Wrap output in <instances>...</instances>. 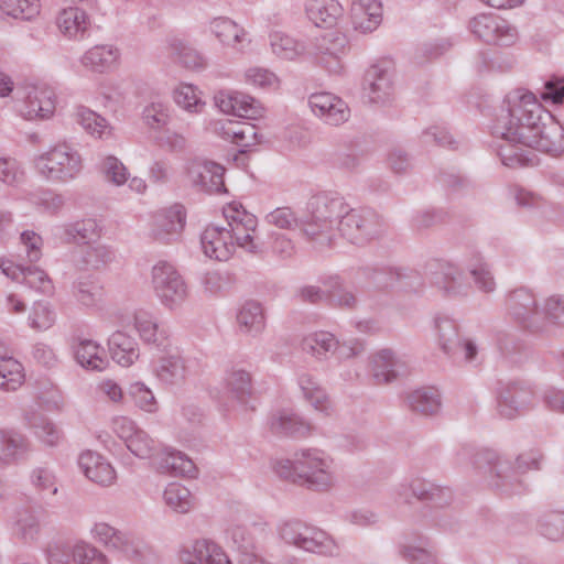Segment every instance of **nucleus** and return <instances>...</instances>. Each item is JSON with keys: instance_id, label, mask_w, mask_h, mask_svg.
<instances>
[{"instance_id": "nucleus-22", "label": "nucleus", "mask_w": 564, "mask_h": 564, "mask_svg": "<svg viewBox=\"0 0 564 564\" xmlns=\"http://www.w3.org/2000/svg\"><path fill=\"white\" fill-rule=\"evenodd\" d=\"M164 501L169 508L178 513L191 511L195 505L191 491L178 482H172L166 487Z\"/></svg>"}, {"instance_id": "nucleus-35", "label": "nucleus", "mask_w": 564, "mask_h": 564, "mask_svg": "<svg viewBox=\"0 0 564 564\" xmlns=\"http://www.w3.org/2000/svg\"><path fill=\"white\" fill-rule=\"evenodd\" d=\"M247 79L254 86L263 89H276L279 87L278 77L268 69L254 67L247 73Z\"/></svg>"}, {"instance_id": "nucleus-15", "label": "nucleus", "mask_w": 564, "mask_h": 564, "mask_svg": "<svg viewBox=\"0 0 564 564\" xmlns=\"http://www.w3.org/2000/svg\"><path fill=\"white\" fill-rule=\"evenodd\" d=\"M55 24L64 35H77L91 31L88 14L78 7H68L58 11Z\"/></svg>"}, {"instance_id": "nucleus-64", "label": "nucleus", "mask_w": 564, "mask_h": 564, "mask_svg": "<svg viewBox=\"0 0 564 564\" xmlns=\"http://www.w3.org/2000/svg\"><path fill=\"white\" fill-rule=\"evenodd\" d=\"M354 217H355L354 215H348V216L346 217V220H345V221L348 224L349 221H351V220H352V218H354Z\"/></svg>"}, {"instance_id": "nucleus-28", "label": "nucleus", "mask_w": 564, "mask_h": 564, "mask_svg": "<svg viewBox=\"0 0 564 564\" xmlns=\"http://www.w3.org/2000/svg\"><path fill=\"white\" fill-rule=\"evenodd\" d=\"M94 535L99 542L106 545L123 550L124 552L128 551V539L107 523H97L94 528Z\"/></svg>"}, {"instance_id": "nucleus-58", "label": "nucleus", "mask_w": 564, "mask_h": 564, "mask_svg": "<svg viewBox=\"0 0 564 564\" xmlns=\"http://www.w3.org/2000/svg\"><path fill=\"white\" fill-rule=\"evenodd\" d=\"M230 534H231V539H232L234 543L238 544V546L240 547L239 543L245 541V535H246L245 530L241 528H236V529L231 530Z\"/></svg>"}, {"instance_id": "nucleus-36", "label": "nucleus", "mask_w": 564, "mask_h": 564, "mask_svg": "<svg viewBox=\"0 0 564 564\" xmlns=\"http://www.w3.org/2000/svg\"><path fill=\"white\" fill-rule=\"evenodd\" d=\"M76 564H108L105 555L87 544H78L74 550Z\"/></svg>"}, {"instance_id": "nucleus-62", "label": "nucleus", "mask_w": 564, "mask_h": 564, "mask_svg": "<svg viewBox=\"0 0 564 564\" xmlns=\"http://www.w3.org/2000/svg\"><path fill=\"white\" fill-rule=\"evenodd\" d=\"M37 480H39V484L42 481V480H48V475L46 473H43L41 471L39 477H37Z\"/></svg>"}, {"instance_id": "nucleus-10", "label": "nucleus", "mask_w": 564, "mask_h": 564, "mask_svg": "<svg viewBox=\"0 0 564 564\" xmlns=\"http://www.w3.org/2000/svg\"><path fill=\"white\" fill-rule=\"evenodd\" d=\"M329 463L324 459L319 452L308 451L302 453L301 458L295 463L294 469L300 477L321 486H327L330 481Z\"/></svg>"}, {"instance_id": "nucleus-24", "label": "nucleus", "mask_w": 564, "mask_h": 564, "mask_svg": "<svg viewBox=\"0 0 564 564\" xmlns=\"http://www.w3.org/2000/svg\"><path fill=\"white\" fill-rule=\"evenodd\" d=\"M24 381L22 365L12 357H0V388L15 390Z\"/></svg>"}, {"instance_id": "nucleus-2", "label": "nucleus", "mask_w": 564, "mask_h": 564, "mask_svg": "<svg viewBox=\"0 0 564 564\" xmlns=\"http://www.w3.org/2000/svg\"><path fill=\"white\" fill-rule=\"evenodd\" d=\"M227 227L208 226L202 236L204 253L218 261L228 260L237 247L253 249L257 220L238 203H230L224 208Z\"/></svg>"}, {"instance_id": "nucleus-56", "label": "nucleus", "mask_w": 564, "mask_h": 564, "mask_svg": "<svg viewBox=\"0 0 564 564\" xmlns=\"http://www.w3.org/2000/svg\"><path fill=\"white\" fill-rule=\"evenodd\" d=\"M249 375L241 371V372H237L234 375L232 379H231V383L234 384L235 382L239 383V386L237 387V389H241V390H245V386L249 384Z\"/></svg>"}, {"instance_id": "nucleus-20", "label": "nucleus", "mask_w": 564, "mask_h": 564, "mask_svg": "<svg viewBox=\"0 0 564 564\" xmlns=\"http://www.w3.org/2000/svg\"><path fill=\"white\" fill-rule=\"evenodd\" d=\"M158 468L162 473H172L174 475L193 477L196 467L192 459L180 452H162L158 455Z\"/></svg>"}, {"instance_id": "nucleus-32", "label": "nucleus", "mask_w": 564, "mask_h": 564, "mask_svg": "<svg viewBox=\"0 0 564 564\" xmlns=\"http://www.w3.org/2000/svg\"><path fill=\"white\" fill-rule=\"evenodd\" d=\"M411 406L424 414H433L440 406L438 395L434 391H416L411 395Z\"/></svg>"}, {"instance_id": "nucleus-60", "label": "nucleus", "mask_w": 564, "mask_h": 564, "mask_svg": "<svg viewBox=\"0 0 564 564\" xmlns=\"http://www.w3.org/2000/svg\"><path fill=\"white\" fill-rule=\"evenodd\" d=\"M302 295L305 299L315 302L318 297V292L314 288H307L302 291Z\"/></svg>"}, {"instance_id": "nucleus-23", "label": "nucleus", "mask_w": 564, "mask_h": 564, "mask_svg": "<svg viewBox=\"0 0 564 564\" xmlns=\"http://www.w3.org/2000/svg\"><path fill=\"white\" fill-rule=\"evenodd\" d=\"M0 11L14 19L30 21L41 11L40 0H0Z\"/></svg>"}, {"instance_id": "nucleus-29", "label": "nucleus", "mask_w": 564, "mask_h": 564, "mask_svg": "<svg viewBox=\"0 0 564 564\" xmlns=\"http://www.w3.org/2000/svg\"><path fill=\"white\" fill-rule=\"evenodd\" d=\"M175 102L187 111H202L204 102L200 100L196 88L192 85L182 84L174 91Z\"/></svg>"}, {"instance_id": "nucleus-40", "label": "nucleus", "mask_w": 564, "mask_h": 564, "mask_svg": "<svg viewBox=\"0 0 564 564\" xmlns=\"http://www.w3.org/2000/svg\"><path fill=\"white\" fill-rule=\"evenodd\" d=\"M208 32L214 35H243L245 30L228 18H217L210 22Z\"/></svg>"}, {"instance_id": "nucleus-9", "label": "nucleus", "mask_w": 564, "mask_h": 564, "mask_svg": "<svg viewBox=\"0 0 564 564\" xmlns=\"http://www.w3.org/2000/svg\"><path fill=\"white\" fill-rule=\"evenodd\" d=\"M113 430L123 440L129 451L138 457H150L153 449V441L143 431L137 430L133 422L127 417L116 419Z\"/></svg>"}, {"instance_id": "nucleus-54", "label": "nucleus", "mask_w": 564, "mask_h": 564, "mask_svg": "<svg viewBox=\"0 0 564 564\" xmlns=\"http://www.w3.org/2000/svg\"><path fill=\"white\" fill-rule=\"evenodd\" d=\"M151 177L155 182H162L167 178V166L163 162H156L151 169Z\"/></svg>"}, {"instance_id": "nucleus-18", "label": "nucleus", "mask_w": 564, "mask_h": 564, "mask_svg": "<svg viewBox=\"0 0 564 564\" xmlns=\"http://www.w3.org/2000/svg\"><path fill=\"white\" fill-rule=\"evenodd\" d=\"M469 31L474 35H509L514 29L507 20L495 13H482L469 21Z\"/></svg>"}, {"instance_id": "nucleus-33", "label": "nucleus", "mask_w": 564, "mask_h": 564, "mask_svg": "<svg viewBox=\"0 0 564 564\" xmlns=\"http://www.w3.org/2000/svg\"><path fill=\"white\" fill-rule=\"evenodd\" d=\"M375 378L378 383L389 382L395 377L390 368L394 366L390 351H381L375 358Z\"/></svg>"}, {"instance_id": "nucleus-8", "label": "nucleus", "mask_w": 564, "mask_h": 564, "mask_svg": "<svg viewBox=\"0 0 564 564\" xmlns=\"http://www.w3.org/2000/svg\"><path fill=\"white\" fill-rule=\"evenodd\" d=\"M304 12L316 28L330 30L343 15L344 8L338 0H305Z\"/></svg>"}, {"instance_id": "nucleus-1", "label": "nucleus", "mask_w": 564, "mask_h": 564, "mask_svg": "<svg viewBox=\"0 0 564 564\" xmlns=\"http://www.w3.org/2000/svg\"><path fill=\"white\" fill-rule=\"evenodd\" d=\"M509 127L502 132L507 140L522 143L552 155L564 151V129L545 111L532 93L517 89L507 97Z\"/></svg>"}, {"instance_id": "nucleus-46", "label": "nucleus", "mask_w": 564, "mask_h": 564, "mask_svg": "<svg viewBox=\"0 0 564 564\" xmlns=\"http://www.w3.org/2000/svg\"><path fill=\"white\" fill-rule=\"evenodd\" d=\"M269 220L280 228H290L295 223L293 213L289 208L275 209L269 215Z\"/></svg>"}, {"instance_id": "nucleus-42", "label": "nucleus", "mask_w": 564, "mask_h": 564, "mask_svg": "<svg viewBox=\"0 0 564 564\" xmlns=\"http://www.w3.org/2000/svg\"><path fill=\"white\" fill-rule=\"evenodd\" d=\"M104 172L106 176L117 185L127 181L126 167L113 156H109L105 160Z\"/></svg>"}, {"instance_id": "nucleus-53", "label": "nucleus", "mask_w": 564, "mask_h": 564, "mask_svg": "<svg viewBox=\"0 0 564 564\" xmlns=\"http://www.w3.org/2000/svg\"><path fill=\"white\" fill-rule=\"evenodd\" d=\"M14 88V83L11 77L0 72V97L9 96Z\"/></svg>"}, {"instance_id": "nucleus-50", "label": "nucleus", "mask_w": 564, "mask_h": 564, "mask_svg": "<svg viewBox=\"0 0 564 564\" xmlns=\"http://www.w3.org/2000/svg\"><path fill=\"white\" fill-rule=\"evenodd\" d=\"M100 389L113 402H119L122 399L121 388L112 381L102 382Z\"/></svg>"}, {"instance_id": "nucleus-41", "label": "nucleus", "mask_w": 564, "mask_h": 564, "mask_svg": "<svg viewBox=\"0 0 564 564\" xmlns=\"http://www.w3.org/2000/svg\"><path fill=\"white\" fill-rule=\"evenodd\" d=\"M272 50L276 56L293 59L299 54V44L295 37H275Z\"/></svg>"}, {"instance_id": "nucleus-31", "label": "nucleus", "mask_w": 564, "mask_h": 564, "mask_svg": "<svg viewBox=\"0 0 564 564\" xmlns=\"http://www.w3.org/2000/svg\"><path fill=\"white\" fill-rule=\"evenodd\" d=\"M238 323L248 329L260 328L263 321L262 308L259 303L249 301L243 304L238 313Z\"/></svg>"}, {"instance_id": "nucleus-38", "label": "nucleus", "mask_w": 564, "mask_h": 564, "mask_svg": "<svg viewBox=\"0 0 564 564\" xmlns=\"http://www.w3.org/2000/svg\"><path fill=\"white\" fill-rule=\"evenodd\" d=\"M145 123L151 128H159L167 122L169 113L166 107L161 102H153L143 111Z\"/></svg>"}, {"instance_id": "nucleus-21", "label": "nucleus", "mask_w": 564, "mask_h": 564, "mask_svg": "<svg viewBox=\"0 0 564 564\" xmlns=\"http://www.w3.org/2000/svg\"><path fill=\"white\" fill-rule=\"evenodd\" d=\"M77 361L85 368L101 371L108 366L105 351L91 340H83L75 350Z\"/></svg>"}, {"instance_id": "nucleus-3", "label": "nucleus", "mask_w": 564, "mask_h": 564, "mask_svg": "<svg viewBox=\"0 0 564 564\" xmlns=\"http://www.w3.org/2000/svg\"><path fill=\"white\" fill-rule=\"evenodd\" d=\"M18 111L25 119H46L56 108V96L46 85L24 84L18 91Z\"/></svg>"}, {"instance_id": "nucleus-37", "label": "nucleus", "mask_w": 564, "mask_h": 564, "mask_svg": "<svg viewBox=\"0 0 564 564\" xmlns=\"http://www.w3.org/2000/svg\"><path fill=\"white\" fill-rule=\"evenodd\" d=\"M23 281L31 288L36 289L43 293H51L53 290L52 281L50 280L47 274L36 267L28 268Z\"/></svg>"}, {"instance_id": "nucleus-13", "label": "nucleus", "mask_w": 564, "mask_h": 564, "mask_svg": "<svg viewBox=\"0 0 564 564\" xmlns=\"http://www.w3.org/2000/svg\"><path fill=\"white\" fill-rule=\"evenodd\" d=\"M301 529L300 523H288L281 530L282 538L286 542L311 552L321 551L322 546L326 544L328 539L324 532L312 531L307 528L301 532Z\"/></svg>"}, {"instance_id": "nucleus-49", "label": "nucleus", "mask_w": 564, "mask_h": 564, "mask_svg": "<svg viewBox=\"0 0 564 564\" xmlns=\"http://www.w3.org/2000/svg\"><path fill=\"white\" fill-rule=\"evenodd\" d=\"M18 180V169L14 161L9 159L0 160V181L6 184H13Z\"/></svg>"}, {"instance_id": "nucleus-5", "label": "nucleus", "mask_w": 564, "mask_h": 564, "mask_svg": "<svg viewBox=\"0 0 564 564\" xmlns=\"http://www.w3.org/2000/svg\"><path fill=\"white\" fill-rule=\"evenodd\" d=\"M152 283L156 295L165 305L173 306L186 296V286L170 263L159 262L153 267Z\"/></svg>"}, {"instance_id": "nucleus-34", "label": "nucleus", "mask_w": 564, "mask_h": 564, "mask_svg": "<svg viewBox=\"0 0 564 564\" xmlns=\"http://www.w3.org/2000/svg\"><path fill=\"white\" fill-rule=\"evenodd\" d=\"M130 395L132 397L135 405L147 412L156 410V402L153 393L142 383H134L130 388Z\"/></svg>"}, {"instance_id": "nucleus-47", "label": "nucleus", "mask_w": 564, "mask_h": 564, "mask_svg": "<svg viewBox=\"0 0 564 564\" xmlns=\"http://www.w3.org/2000/svg\"><path fill=\"white\" fill-rule=\"evenodd\" d=\"M22 241L28 248V256L31 261H36L40 259V247H41V237L34 232H23Z\"/></svg>"}, {"instance_id": "nucleus-19", "label": "nucleus", "mask_w": 564, "mask_h": 564, "mask_svg": "<svg viewBox=\"0 0 564 564\" xmlns=\"http://www.w3.org/2000/svg\"><path fill=\"white\" fill-rule=\"evenodd\" d=\"M108 345L112 359L120 366L132 365L139 356L135 343L122 332L113 333Z\"/></svg>"}, {"instance_id": "nucleus-12", "label": "nucleus", "mask_w": 564, "mask_h": 564, "mask_svg": "<svg viewBox=\"0 0 564 564\" xmlns=\"http://www.w3.org/2000/svg\"><path fill=\"white\" fill-rule=\"evenodd\" d=\"M216 131L225 139L234 143L245 152L248 148L259 142L256 126L245 121L226 120Z\"/></svg>"}, {"instance_id": "nucleus-48", "label": "nucleus", "mask_w": 564, "mask_h": 564, "mask_svg": "<svg viewBox=\"0 0 564 564\" xmlns=\"http://www.w3.org/2000/svg\"><path fill=\"white\" fill-rule=\"evenodd\" d=\"M2 272L10 279L15 281H23L25 276V272L28 268H23L20 264H17L11 259L2 260L0 263Z\"/></svg>"}, {"instance_id": "nucleus-44", "label": "nucleus", "mask_w": 564, "mask_h": 564, "mask_svg": "<svg viewBox=\"0 0 564 564\" xmlns=\"http://www.w3.org/2000/svg\"><path fill=\"white\" fill-rule=\"evenodd\" d=\"M135 326L140 333V336L144 340H158V326L152 321L148 319L145 314H140L135 316Z\"/></svg>"}, {"instance_id": "nucleus-11", "label": "nucleus", "mask_w": 564, "mask_h": 564, "mask_svg": "<svg viewBox=\"0 0 564 564\" xmlns=\"http://www.w3.org/2000/svg\"><path fill=\"white\" fill-rule=\"evenodd\" d=\"M310 105L316 115L324 117L330 124H338L349 116L346 104L329 93L314 94L310 98Z\"/></svg>"}, {"instance_id": "nucleus-55", "label": "nucleus", "mask_w": 564, "mask_h": 564, "mask_svg": "<svg viewBox=\"0 0 564 564\" xmlns=\"http://www.w3.org/2000/svg\"><path fill=\"white\" fill-rule=\"evenodd\" d=\"M367 80L370 83L371 90L375 93L378 89H381L382 85H377L375 79L382 78V70L377 66H372L366 74Z\"/></svg>"}, {"instance_id": "nucleus-45", "label": "nucleus", "mask_w": 564, "mask_h": 564, "mask_svg": "<svg viewBox=\"0 0 564 564\" xmlns=\"http://www.w3.org/2000/svg\"><path fill=\"white\" fill-rule=\"evenodd\" d=\"M35 436L41 440L45 445L53 446L58 443L59 434L56 429L47 422L35 426Z\"/></svg>"}, {"instance_id": "nucleus-6", "label": "nucleus", "mask_w": 564, "mask_h": 564, "mask_svg": "<svg viewBox=\"0 0 564 564\" xmlns=\"http://www.w3.org/2000/svg\"><path fill=\"white\" fill-rule=\"evenodd\" d=\"M349 19L352 30L362 34L372 33L382 22L380 0H351Z\"/></svg>"}, {"instance_id": "nucleus-25", "label": "nucleus", "mask_w": 564, "mask_h": 564, "mask_svg": "<svg viewBox=\"0 0 564 564\" xmlns=\"http://www.w3.org/2000/svg\"><path fill=\"white\" fill-rule=\"evenodd\" d=\"M159 227L158 236L164 237L165 235L180 234L185 225V212L183 206L175 205L160 215L156 219Z\"/></svg>"}, {"instance_id": "nucleus-30", "label": "nucleus", "mask_w": 564, "mask_h": 564, "mask_svg": "<svg viewBox=\"0 0 564 564\" xmlns=\"http://www.w3.org/2000/svg\"><path fill=\"white\" fill-rule=\"evenodd\" d=\"M25 448L24 438L18 433L0 432V459L10 462L19 451Z\"/></svg>"}, {"instance_id": "nucleus-4", "label": "nucleus", "mask_w": 564, "mask_h": 564, "mask_svg": "<svg viewBox=\"0 0 564 564\" xmlns=\"http://www.w3.org/2000/svg\"><path fill=\"white\" fill-rule=\"evenodd\" d=\"M36 169L46 177L56 181L73 178L82 167L77 152L66 144H59L36 160Z\"/></svg>"}, {"instance_id": "nucleus-52", "label": "nucleus", "mask_w": 564, "mask_h": 564, "mask_svg": "<svg viewBox=\"0 0 564 564\" xmlns=\"http://www.w3.org/2000/svg\"><path fill=\"white\" fill-rule=\"evenodd\" d=\"M303 389L316 409H324L322 403L326 400V397L321 389L315 388L313 391H310V389L305 386H303Z\"/></svg>"}, {"instance_id": "nucleus-16", "label": "nucleus", "mask_w": 564, "mask_h": 564, "mask_svg": "<svg viewBox=\"0 0 564 564\" xmlns=\"http://www.w3.org/2000/svg\"><path fill=\"white\" fill-rule=\"evenodd\" d=\"M186 564H229L228 556L215 543L208 540L196 541L192 550L183 553Z\"/></svg>"}, {"instance_id": "nucleus-43", "label": "nucleus", "mask_w": 564, "mask_h": 564, "mask_svg": "<svg viewBox=\"0 0 564 564\" xmlns=\"http://www.w3.org/2000/svg\"><path fill=\"white\" fill-rule=\"evenodd\" d=\"M54 316L52 312L44 305L39 304L34 307L31 316V325L36 329H47L52 326Z\"/></svg>"}, {"instance_id": "nucleus-17", "label": "nucleus", "mask_w": 564, "mask_h": 564, "mask_svg": "<svg viewBox=\"0 0 564 564\" xmlns=\"http://www.w3.org/2000/svg\"><path fill=\"white\" fill-rule=\"evenodd\" d=\"M79 466L86 477L97 484L110 485L116 478L111 465L94 452L88 451L83 453L79 457Z\"/></svg>"}, {"instance_id": "nucleus-61", "label": "nucleus", "mask_w": 564, "mask_h": 564, "mask_svg": "<svg viewBox=\"0 0 564 564\" xmlns=\"http://www.w3.org/2000/svg\"><path fill=\"white\" fill-rule=\"evenodd\" d=\"M465 348H466L467 359H471L476 354V348L474 347V345L471 343H466Z\"/></svg>"}, {"instance_id": "nucleus-63", "label": "nucleus", "mask_w": 564, "mask_h": 564, "mask_svg": "<svg viewBox=\"0 0 564 564\" xmlns=\"http://www.w3.org/2000/svg\"><path fill=\"white\" fill-rule=\"evenodd\" d=\"M22 310H23V304L21 302L17 301L14 304V311L21 312Z\"/></svg>"}, {"instance_id": "nucleus-57", "label": "nucleus", "mask_w": 564, "mask_h": 564, "mask_svg": "<svg viewBox=\"0 0 564 564\" xmlns=\"http://www.w3.org/2000/svg\"><path fill=\"white\" fill-rule=\"evenodd\" d=\"M478 282L481 283L485 291H491L492 290V279L487 273H481L477 278Z\"/></svg>"}, {"instance_id": "nucleus-59", "label": "nucleus", "mask_w": 564, "mask_h": 564, "mask_svg": "<svg viewBox=\"0 0 564 564\" xmlns=\"http://www.w3.org/2000/svg\"><path fill=\"white\" fill-rule=\"evenodd\" d=\"M129 186H130L132 189L137 191L138 193H142V192H144V189H145V187H147L145 182H144L143 180H141V178H137V177H134V178H132V180L130 181Z\"/></svg>"}, {"instance_id": "nucleus-26", "label": "nucleus", "mask_w": 564, "mask_h": 564, "mask_svg": "<svg viewBox=\"0 0 564 564\" xmlns=\"http://www.w3.org/2000/svg\"><path fill=\"white\" fill-rule=\"evenodd\" d=\"M117 61V53L106 46H96L89 50L83 58V64L94 70L104 72Z\"/></svg>"}, {"instance_id": "nucleus-14", "label": "nucleus", "mask_w": 564, "mask_h": 564, "mask_svg": "<svg viewBox=\"0 0 564 564\" xmlns=\"http://www.w3.org/2000/svg\"><path fill=\"white\" fill-rule=\"evenodd\" d=\"M215 102L220 111L227 115L251 118L257 112L253 99L241 93L219 91L215 96Z\"/></svg>"}, {"instance_id": "nucleus-7", "label": "nucleus", "mask_w": 564, "mask_h": 564, "mask_svg": "<svg viewBox=\"0 0 564 564\" xmlns=\"http://www.w3.org/2000/svg\"><path fill=\"white\" fill-rule=\"evenodd\" d=\"M224 173L221 165L207 161H195L187 167L189 182L209 193L224 191Z\"/></svg>"}, {"instance_id": "nucleus-51", "label": "nucleus", "mask_w": 564, "mask_h": 564, "mask_svg": "<svg viewBox=\"0 0 564 564\" xmlns=\"http://www.w3.org/2000/svg\"><path fill=\"white\" fill-rule=\"evenodd\" d=\"M315 343L319 348L316 346H312L314 350H316L318 354L322 351H328L330 348L335 346V340L332 335L329 334H319L317 338L315 339Z\"/></svg>"}, {"instance_id": "nucleus-27", "label": "nucleus", "mask_w": 564, "mask_h": 564, "mask_svg": "<svg viewBox=\"0 0 564 564\" xmlns=\"http://www.w3.org/2000/svg\"><path fill=\"white\" fill-rule=\"evenodd\" d=\"M76 118L82 127L93 135L101 138L110 133V128L106 120L89 109H78Z\"/></svg>"}, {"instance_id": "nucleus-39", "label": "nucleus", "mask_w": 564, "mask_h": 564, "mask_svg": "<svg viewBox=\"0 0 564 564\" xmlns=\"http://www.w3.org/2000/svg\"><path fill=\"white\" fill-rule=\"evenodd\" d=\"M541 98L546 102L561 104L564 99V77H552L544 85Z\"/></svg>"}]
</instances>
